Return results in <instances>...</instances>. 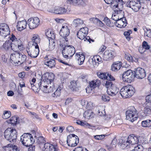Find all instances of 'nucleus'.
<instances>
[{
	"label": "nucleus",
	"instance_id": "1",
	"mask_svg": "<svg viewBox=\"0 0 151 151\" xmlns=\"http://www.w3.org/2000/svg\"><path fill=\"white\" fill-rule=\"evenodd\" d=\"M120 93L124 98H127L132 96L135 93L134 87L131 85H127L123 87L120 90Z\"/></svg>",
	"mask_w": 151,
	"mask_h": 151
},
{
	"label": "nucleus",
	"instance_id": "2",
	"mask_svg": "<svg viewBox=\"0 0 151 151\" xmlns=\"http://www.w3.org/2000/svg\"><path fill=\"white\" fill-rule=\"evenodd\" d=\"M17 132L12 128H8L4 132V136L6 139L10 142L16 141L17 138Z\"/></svg>",
	"mask_w": 151,
	"mask_h": 151
},
{
	"label": "nucleus",
	"instance_id": "3",
	"mask_svg": "<svg viewBox=\"0 0 151 151\" xmlns=\"http://www.w3.org/2000/svg\"><path fill=\"white\" fill-rule=\"evenodd\" d=\"M126 119L132 122L136 120L138 118L137 111L133 106L130 107L126 111Z\"/></svg>",
	"mask_w": 151,
	"mask_h": 151
},
{
	"label": "nucleus",
	"instance_id": "4",
	"mask_svg": "<svg viewBox=\"0 0 151 151\" xmlns=\"http://www.w3.org/2000/svg\"><path fill=\"white\" fill-rule=\"evenodd\" d=\"M88 32V29L86 27L81 28L78 32L77 35L78 37L81 40H84V41L87 40L90 43L91 41L94 42V40L90 38L89 36H87Z\"/></svg>",
	"mask_w": 151,
	"mask_h": 151
},
{
	"label": "nucleus",
	"instance_id": "5",
	"mask_svg": "<svg viewBox=\"0 0 151 151\" xmlns=\"http://www.w3.org/2000/svg\"><path fill=\"white\" fill-rule=\"evenodd\" d=\"M51 84L48 83V86H43L41 85V83L39 84L38 86L39 88H37L35 86L33 87V89L34 91L36 93H38L40 90H41L43 92L46 93H49L52 92L54 88V86L53 85L51 86Z\"/></svg>",
	"mask_w": 151,
	"mask_h": 151
},
{
	"label": "nucleus",
	"instance_id": "6",
	"mask_svg": "<svg viewBox=\"0 0 151 151\" xmlns=\"http://www.w3.org/2000/svg\"><path fill=\"white\" fill-rule=\"evenodd\" d=\"M122 80L124 81L131 83L133 81L135 77L134 71L131 70H129L125 71L122 74Z\"/></svg>",
	"mask_w": 151,
	"mask_h": 151
},
{
	"label": "nucleus",
	"instance_id": "7",
	"mask_svg": "<svg viewBox=\"0 0 151 151\" xmlns=\"http://www.w3.org/2000/svg\"><path fill=\"white\" fill-rule=\"evenodd\" d=\"M75 52V49L72 45H66L64 47L62 50L63 56L65 58L72 57Z\"/></svg>",
	"mask_w": 151,
	"mask_h": 151
},
{
	"label": "nucleus",
	"instance_id": "8",
	"mask_svg": "<svg viewBox=\"0 0 151 151\" xmlns=\"http://www.w3.org/2000/svg\"><path fill=\"white\" fill-rule=\"evenodd\" d=\"M79 141L78 137L74 134H70L67 136V143L68 145L70 147L76 146Z\"/></svg>",
	"mask_w": 151,
	"mask_h": 151
},
{
	"label": "nucleus",
	"instance_id": "9",
	"mask_svg": "<svg viewBox=\"0 0 151 151\" xmlns=\"http://www.w3.org/2000/svg\"><path fill=\"white\" fill-rule=\"evenodd\" d=\"M31 134L29 133H24L21 137L20 141L24 146L28 147L34 142L31 139Z\"/></svg>",
	"mask_w": 151,
	"mask_h": 151
},
{
	"label": "nucleus",
	"instance_id": "10",
	"mask_svg": "<svg viewBox=\"0 0 151 151\" xmlns=\"http://www.w3.org/2000/svg\"><path fill=\"white\" fill-rule=\"evenodd\" d=\"M127 5L135 12H137L141 6L139 0L135 1L134 0H129L127 3Z\"/></svg>",
	"mask_w": 151,
	"mask_h": 151
},
{
	"label": "nucleus",
	"instance_id": "11",
	"mask_svg": "<svg viewBox=\"0 0 151 151\" xmlns=\"http://www.w3.org/2000/svg\"><path fill=\"white\" fill-rule=\"evenodd\" d=\"M60 34L63 38L60 39V41L61 42V40L65 41L66 44H67L68 42V38L67 37L70 34V31L67 26H62L61 29Z\"/></svg>",
	"mask_w": 151,
	"mask_h": 151
},
{
	"label": "nucleus",
	"instance_id": "12",
	"mask_svg": "<svg viewBox=\"0 0 151 151\" xmlns=\"http://www.w3.org/2000/svg\"><path fill=\"white\" fill-rule=\"evenodd\" d=\"M27 24L30 29L37 28L40 24V20L37 17H31L27 21Z\"/></svg>",
	"mask_w": 151,
	"mask_h": 151
},
{
	"label": "nucleus",
	"instance_id": "13",
	"mask_svg": "<svg viewBox=\"0 0 151 151\" xmlns=\"http://www.w3.org/2000/svg\"><path fill=\"white\" fill-rule=\"evenodd\" d=\"M28 55L32 58H36L39 52L38 45L33 46L27 50Z\"/></svg>",
	"mask_w": 151,
	"mask_h": 151
},
{
	"label": "nucleus",
	"instance_id": "14",
	"mask_svg": "<svg viewBox=\"0 0 151 151\" xmlns=\"http://www.w3.org/2000/svg\"><path fill=\"white\" fill-rule=\"evenodd\" d=\"M10 34V31L8 26L4 23L0 24V37H2L5 38Z\"/></svg>",
	"mask_w": 151,
	"mask_h": 151
},
{
	"label": "nucleus",
	"instance_id": "15",
	"mask_svg": "<svg viewBox=\"0 0 151 151\" xmlns=\"http://www.w3.org/2000/svg\"><path fill=\"white\" fill-rule=\"evenodd\" d=\"M101 84L100 81L98 80L92 81L89 83V87H87L86 88L87 93H89L91 92L93 89L98 87Z\"/></svg>",
	"mask_w": 151,
	"mask_h": 151
},
{
	"label": "nucleus",
	"instance_id": "16",
	"mask_svg": "<svg viewBox=\"0 0 151 151\" xmlns=\"http://www.w3.org/2000/svg\"><path fill=\"white\" fill-rule=\"evenodd\" d=\"M115 55L114 51L111 50H106L103 55V59L106 61L112 59Z\"/></svg>",
	"mask_w": 151,
	"mask_h": 151
},
{
	"label": "nucleus",
	"instance_id": "17",
	"mask_svg": "<svg viewBox=\"0 0 151 151\" xmlns=\"http://www.w3.org/2000/svg\"><path fill=\"white\" fill-rule=\"evenodd\" d=\"M114 23L115 25L120 28L125 27L127 24L125 17H124V16L120 17L119 19L115 21Z\"/></svg>",
	"mask_w": 151,
	"mask_h": 151
},
{
	"label": "nucleus",
	"instance_id": "18",
	"mask_svg": "<svg viewBox=\"0 0 151 151\" xmlns=\"http://www.w3.org/2000/svg\"><path fill=\"white\" fill-rule=\"evenodd\" d=\"M134 73L135 77L138 78L142 79L146 76L145 70L141 68H137Z\"/></svg>",
	"mask_w": 151,
	"mask_h": 151
},
{
	"label": "nucleus",
	"instance_id": "19",
	"mask_svg": "<svg viewBox=\"0 0 151 151\" xmlns=\"http://www.w3.org/2000/svg\"><path fill=\"white\" fill-rule=\"evenodd\" d=\"M139 138L140 137L135 136L134 134H131L128 136L127 141L129 144L132 145L137 144L139 142Z\"/></svg>",
	"mask_w": 151,
	"mask_h": 151
},
{
	"label": "nucleus",
	"instance_id": "20",
	"mask_svg": "<svg viewBox=\"0 0 151 151\" xmlns=\"http://www.w3.org/2000/svg\"><path fill=\"white\" fill-rule=\"evenodd\" d=\"M70 10H68L64 7H55L54 10V13L57 14H64L65 13L68 14L69 13Z\"/></svg>",
	"mask_w": 151,
	"mask_h": 151
},
{
	"label": "nucleus",
	"instance_id": "21",
	"mask_svg": "<svg viewBox=\"0 0 151 151\" xmlns=\"http://www.w3.org/2000/svg\"><path fill=\"white\" fill-rule=\"evenodd\" d=\"M105 2L108 4H111L112 6L115 8H117L119 5H123V1L122 0H118V3L117 0L115 1L114 0H104Z\"/></svg>",
	"mask_w": 151,
	"mask_h": 151
},
{
	"label": "nucleus",
	"instance_id": "22",
	"mask_svg": "<svg viewBox=\"0 0 151 151\" xmlns=\"http://www.w3.org/2000/svg\"><path fill=\"white\" fill-rule=\"evenodd\" d=\"M119 91V88H116L115 85H113L111 88L107 89V93L111 96L116 95Z\"/></svg>",
	"mask_w": 151,
	"mask_h": 151
},
{
	"label": "nucleus",
	"instance_id": "23",
	"mask_svg": "<svg viewBox=\"0 0 151 151\" xmlns=\"http://www.w3.org/2000/svg\"><path fill=\"white\" fill-rule=\"evenodd\" d=\"M56 59L52 57L49 58L45 60V64L50 68L54 67L56 64L55 59Z\"/></svg>",
	"mask_w": 151,
	"mask_h": 151
},
{
	"label": "nucleus",
	"instance_id": "24",
	"mask_svg": "<svg viewBox=\"0 0 151 151\" xmlns=\"http://www.w3.org/2000/svg\"><path fill=\"white\" fill-rule=\"evenodd\" d=\"M27 22L25 20H23L18 22L17 24V30L22 31L26 28Z\"/></svg>",
	"mask_w": 151,
	"mask_h": 151
},
{
	"label": "nucleus",
	"instance_id": "25",
	"mask_svg": "<svg viewBox=\"0 0 151 151\" xmlns=\"http://www.w3.org/2000/svg\"><path fill=\"white\" fill-rule=\"evenodd\" d=\"M20 55V53L15 52V53L12 54L10 56V60L11 62H13L15 63H18V60Z\"/></svg>",
	"mask_w": 151,
	"mask_h": 151
},
{
	"label": "nucleus",
	"instance_id": "26",
	"mask_svg": "<svg viewBox=\"0 0 151 151\" xmlns=\"http://www.w3.org/2000/svg\"><path fill=\"white\" fill-rule=\"evenodd\" d=\"M21 46L19 45L18 42L16 40L15 41L12 42L11 49L15 52H18L21 49Z\"/></svg>",
	"mask_w": 151,
	"mask_h": 151
},
{
	"label": "nucleus",
	"instance_id": "27",
	"mask_svg": "<svg viewBox=\"0 0 151 151\" xmlns=\"http://www.w3.org/2000/svg\"><path fill=\"white\" fill-rule=\"evenodd\" d=\"M32 45H38V44L40 42V39L39 36L37 34H34L32 35Z\"/></svg>",
	"mask_w": 151,
	"mask_h": 151
},
{
	"label": "nucleus",
	"instance_id": "28",
	"mask_svg": "<svg viewBox=\"0 0 151 151\" xmlns=\"http://www.w3.org/2000/svg\"><path fill=\"white\" fill-rule=\"evenodd\" d=\"M43 151H56V147L53 145L48 143L44 144Z\"/></svg>",
	"mask_w": 151,
	"mask_h": 151
},
{
	"label": "nucleus",
	"instance_id": "29",
	"mask_svg": "<svg viewBox=\"0 0 151 151\" xmlns=\"http://www.w3.org/2000/svg\"><path fill=\"white\" fill-rule=\"evenodd\" d=\"M122 63L120 62L117 61L114 62L111 65V69L113 71H116L121 68Z\"/></svg>",
	"mask_w": 151,
	"mask_h": 151
},
{
	"label": "nucleus",
	"instance_id": "30",
	"mask_svg": "<svg viewBox=\"0 0 151 151\" xmlns=\"http://www.w3.org/2000/svg\"><path fill=\"white\" fill-rule=\"evenodd\" d=\"M70 83V85L69 86V87L72 90L76 91L78 90L79 86L76 81H71Z\"/></svg>",
	"mask_w": 151,
	"mask_h": 151
},
{
	"label": "nucleus",
	"instance_id": "31",
	"mask_svg": "<svg viewBox=\"0 0 151 151\" xmlns=\"http://www.w3.org/2000/svg\"><path fill=\"white\" fill-rule=\"evenodd\" d=\"M116 11L117 12V14L116 15L113 14L112 17V19L116 21H117L121 17H119V15L120 14L122 15V16L123 17L124 16V12H123L122 10H119L118 11V10H116Z\"/></svg>",
	"mask_w": 151,
	"mask_h": 151
},
{
	"label": "nucleus",
	"instance_id": "32",
	"mask_svg": "<svg viewBox=\"0 0 151 151\" xmlns=\"http://www.w3.org/2000/svg\"><path fill=\"white\" fill-rule=\"evenodd\" d=\"M92 61L93 65H96L102 62L101 58L99 55L94 56L92 59Z\"/></svg>",
	"mask_w": 151,
	"mask_h": 151
},
{
	"label": "nucleus",
	"instance_id": "33",
	"mask_svg": "<svg viewBox=\"0 0 151 151\" xmlns=\"http://www.w3.org/2000/svg\"><path fill=\"white\" fill-rule=\"evenodd\" d=\"M94 115V114L91 110L86 111L83 114V116L85 118L88 119L93 118Z\"/></svg>",
	"mask_w": 151,
	"mask_h": 151
},
{
	"label": "nucleus",
	"instance_id": "34",
	"mask_svg": "<svg viewBox=\"0 0 151 151\" xmlns=\"http://www.w3.org/2000/svg\"><path fill=\"white\" fill-rule=\"evenodd\" d=\"M49 47L46 49L47 51H50L54 49L55 44L53 39H49Z\"/></svg>",
	"mask_w": 151,
	"mask_h": 151
},
{
	"label": "nucleus",
	"instance_id": "35",
	"mask_svg": "<svg viewBox=\"0 0 151 151\" xmlns=\"http://www.w3.org/2000/svg\"><path fill=\"white\" fill-rule=\"evenodd\" d=\"M75 56L78 58V64L80 65L82 64L83 63L85 59L84 54L82 53L78 54V53H76V54Z\"/></svg>",
	"mask_w": 151,
	"mask_h": 151
},
{
	"label": "nucleus",
	"instance_id": "36",
	"mask_svg": "<svg viewBox=\"0 0 151 151\" xmlns=\"http://www.w3.org/2000/svg\"><path fill=\"white\" fill-rule=\"evenodd\" d=\"M145 106L144 108V112L146 114H151V104H145Z\"/></svg>",
	"mask_w": 151,
	"mask_h": 151
},
{
	"label": "nucleus",
	"instance_id": "37",
	"mask_svg": "<svg viewBox=\"0 0 151 151\" xmlns=\"http://www.w3.org/2000/svg\"><path fill=\"white\" fill-rule=\"evenodd\" d=\"M122 144L121 145V148L124 149L126 148L129 147V145L130 144L128 141H127V138H126L125 139H122Z\"/></svg>",
	"mask_w": 151,
	"mask_h": 151
},
{
	"label": "nucleus",
	"instance_id": "38",
	"mask_svg": "<svg viewBox=\"0 0 151 151\" xmlns=\"http://www.w3.org/2000/svg\"><path fill=\"white\" fill-rule=\"evenodd\" d=\"M73 24L76 27L79 26L83 24V21L80 19L78 18L75 19L73 22Z\"/></svg>",
	"mask_w": 151,
	"mask_h": 151
},
{
	"label": "nucleus",
	"instance_id": "39",
	"mask_svg": "<svg viewBox=\"0 0 151 151\" xmlns=\"http://www.w3.org/2000/svg\"><path fill=\"white\" fill-rule=\"evenodd\" d=\"M19 119L18 117L17 116H14L11 118L10 119V122H8L9 123H10L11 124L15 125L16 124H17L18 122V119Z\"/></svg>",
	"mask_w": 151,
	"mask_h": 151
},
{
	"label": "nucleus",
	"instance_id": "40",
	"mask_svg": "<svg viewBox=\"0 0 151 151\" xmlns=\"http://www.w3.org/2000/svg\"><path fill=\"white\" fill-rule=\"evenodd\" d=\"M142 125L144 127H149L151 126V120L147 119L142 122Z\"/></svg>",
	"mask_w": 151,
	"mask_h": 151
},
{
	"label": "nucleus",
	"instance_id": "41",
	"mask_svg": "<svg viewBox=\"0 0 151 151\" xmlns=\"http://www.w3.org/2000/svg\"><path fill=\"white\" fill-rule=\"evenodd\" d=\"M12 42L11 40H8L5 42L2 46L5 49L9 50L11 47Z\"/></svg>",
	"mask_w": 151,
	"mask_h": 151
},
{
	"label": "nucleus",
	"instance_id": "42",
	"mask_svg": "<svg viewBox=\"0 0 151 151\" xmlns=\"http://www.w3.org/2000/svg\"><path fill=\"white\" fill-rule=\"evenodd\" d=\"M62 89V87L59 86L56 90L52 94V96L53 97H59L60 95V91Z\"/></svg>",
	"mask_w": 151,
	"mask_h": 151
},
{
	"label": "nucleus",
	"instance_id": "43",
	"mask_svg": "<svg viewBox=\"0 0 151 151\" xmlns=\"http://www.w3.org/2000/svg\"><path fill=\"white\" fill-rule=\"evenodd\" d=\"M48 73H47L43 74L42 77V82H40L39 83V84H40L41 83V84L43 82H46L48 83Z\"/></svg>",
	"mask_w": 151,
	"mask_h": 151
},
{
	"label": "nucleus",
	"instance_id": "44",
	"mask_svg": "<svg viewBox=\"0 0 151 151\" xmlns=\"http://www.w3.org/2000/svg\"><path fill=\"white\" fill-rule=\"evenodd\" d=\"M144 32V35L148 37L151 38V30L147 29L145 27L143 28Z\"/></svg>",
	"mask_w": 151,
	"mask_h": 151
},
{
	"label": "nucleus",
	"instance_id": "45",
	"mask_svg": "<svg viewBox=\"0 0 151 151\" xmlns=\"http://www.w3.org/2000/svg\"><path fill=\"white\" fill-rule=\"evenodd\" d=\"M45 35L48 38V39H53L55 38V36L54 34L52 33L50 31H48L45 32Z\"/></svg>",
	"mask_w": 151,
	"mask_h": 151
},
{
	"label": "nucleus",
	"instance_id": "46",
	"mask_svg": "<svg viewBox=\"0 0 151 151\" xmlns=\"http://www.w3.org/2000/svg\"><path fill=\"white\" fill-rule=\"evenodd\" d=\"M19 58L18 63H20V64L22 63L25 62L26 60V56L24 55H22L20 53V55Z\"/></svg>",
	"mask_w": 151,
	"mask_h": 151
},
{
	"label": "nucleus",
	"instance_id": "47",
	"mask_svg": "<svg viewBox=\"0 0 151 151\" xmlns=\"http://www.w3.org/2000/svg\"><path fill=\"white\" fill-rule=\"evenodd\" d=\"M55 78V75L53 73H48V83H49L50 84L53 82L54 79Z\"/></svg>",
	"mask_w": 151,
	"mask_h": 151
},
{
	"label": "nucleus",
	"instance_id": "48",
	"mask_svg": "<svg viewBox=\"0 0 151 151\" xmlns=\"http://www.w3.org/2000/svg\"><path fill=\"white\" fill-rule=\"evenodd\" d=\"M99 77L102 79H106L107 78V73H103L98 72L97 74Z\"/></svg>",
	"mask_w": 151,
	"mask_h": 151
},
{
	"label": "nucleus",
	"instance_id": "49",
	"mask_svg": "<svg viewBox=\"0 0 151 151\" xmlns=\"http://www.w3.org/2000/svg\"><path fill=\"white\" fill-rule=\"evenodd\" d=\"M143 150V146L141 145H137L135 146L134 149L131 151H142Z\"/></svg>",
	"mask_w": 151,
	"mask_h": 151
},
{
	"label": "nucleus",
	"instance_id": "50",
	"mask_svg": "<svg viewBox=\"0 0 151 151\" xmlns=\"http://www.w3.org/2000/svg\"><path fill=\"white\" fill-rule=\"evenodd\" d=\"M11 112L9 111H5L2 117L3 119H8L10 116Z\"/></svg>",
	"mask_w": 151,
	"mask_h": 151
},
{
	"label": "nucleus",
	"instance_id": "51",
	"mask_svg": "<svg viewBox=\"0 0 151 151\" xmlns=\"http://www.w3.org/2000/svg\"><path fill=\"white\" fill-rule=\"evenodd\" d=\"M103 21L106 25L109 27H112L113 24L111 22V21L107 17H105Z\"/></svg>",
	"mask_w": 151,
	"mask_h": 151
},
{
	"label": "nucleus",
	"instance_id": "52",
	"mask_svg": "<svg viewBox=\"0 0 151 151\" xmlns=\"http://www.w3.org/2000/svg\"><path fill=\"white\" fill-rule=\"evenodd\" d=\"M132 33V31L131 30H128L127 31L124 32V35L126 39L128 40H130L129 36L130 34Z\"/></svg>",
	"mask_w": 151,
	"mask_h": 151
},
{
	"label": "nucleus",
	"instance_id": "53",
	"mask_svg": "<svg viewBox=\"0 0 151 151\" xmlns=\"http://www.w3.org/2000/svg\"><path fill=\"white\" fill-rule=\"evenodd\" d=\"M106 87L107 89L108 88H111L113 85H114L112 83L111 81H106L105 83Z\"/></svg>",
	"mask_w": 151,
	"mask_h": 151
},
{
	"label": "nucleus",
	"instance_id": "54",
	"mask_svg": "<svg viewBox=\"0 0 151 151\" xmlns=\"http://www.w3.org/2000/svg\"><path fill=\"white\" fill-rule=\"evenodd\" d=\"M45 141L44 138L42 136H40L38 137L37 140V142L38 144H43L45 143Z\"/></svg>",
	"mask_w": 151,
	"mask_h": 151
},
{
	"label": "nucleus",
	"instance_id": "55",
	"mask_svg": "<svg viewBox=\"0 0 151 151\" xmlns=\"http://www.w3.org/2000/svg\"><path fill=\"white\" fill-rule=\"evenodd\" d=\"M73 151H88L86 148L82 147H76Z\"/></svg>",
	"mask_w": 151,
	"mask_h": 151
},
{
	"label": "nucleus",
	"instance_id": "56",
	"mask_svg": "<svg viewBox=\"0 0 151 151\" xmlns=\"http://www.w3.org/2000/svg\"><path fill=\"white\" fill-rule=\"evenodd\" d=\"M142 46L145 50H149L150 48V47L148 45V43L145 41H144L142 42Z\"/></svg>",
	"mask_w": 151,
	"mask_h": 151
},
{
	"label": "nucleus",
	"instance_id": "57",
	"mask_svg": "<svg viewBox=\"0 0 151 151\" xmlns=\"http://www.w3.org/2000/svg\"><path fill=\"white\" fill-rule=\"evenodd\" d=\"M36 81V79L35 78H33L32 79L31 81H30V84L31 85V88L33 90V86H35L37 88H39V86H38V85L39 83L37 84H35V85H34V83Z\"/></svg>",
	"mask_w": 151,
	"mask_h": 151
},
{
	"label": "nucleus",
	"instance_id": "58",
	"mask_svg": "<svg viewBox=\"0 0 151 151\" xmlns=\"http://www.w3.org/2000/svg\"><path fill=\"white\" fill-rule=\"evenodd\" d=\"M146 102L145 104H151V94L150 95H148L146 97Z\"/></svg>",
	"mask_w": 151,
	"mask_h": 151
},
{
	"label": "nucleus",
	"instance_id": "59",
	"mask_svg": "<svg viewBox=\"0 0 151 151\" xmlns=\"http://www.w3.org/2000/svg\"><path fill=\"white\" fill-rule=\"evenodd\" d=\"M82 0H74L72 5L77 6L82 3Z\"/></svg>",
	"mask_w": 151,
	"mask_h": 151
},
{
	"label": "nucleus",
	"instance_id": "60",
	"mask_svg": "<svg viewBox=\"0 0 151 151\" xmlns=\"http://www.w3.org/2000/svg\"><path fill=\"white\" fill-rule=\"evenodd\" d=\"M125 58L129 62H132L133 61L132 57L129 54H126Z\"/></svg>",
	"mask_w": 151,
	"mask_h": 151
},
{
	"label": "nucleus",
	"instance_id": "61",
	"mask_svg": "<svg viewBox=\"0 0 151 151\" xmlns=\"http://www.w3.org/2000/svg\"><path fill=\"white\" fill-rule=\"evenodd\" d=\"M105 137L104 135H96L94 136V137L96 140H100L103 139Z\"/></svg>",
	"mask_w": 151,
	"mask_h": 151
},
{
	"label": "nucleus",
	"instance_id": "62",
	"mask_svg": "<svg viewBox=\"0 0 151 151\" xmlns=\"http://www.w3.org/2000/svg\"><path fill=\"white\" fill-rule=\"evenodd\" d=\"M80 125L88 127H89L91 126L90 124L87 123L85 121L82 122V121H81Z\"/></svg>",
	"mask_w": 151,
	"mask_h": 151
},
{
	"label": "nucleus",
	"instance_id": "63",
	"mask_svg": "<svg viewBox=\"0 0 151 151\" xmlns=\"http://www.w3.org/2000/svg\"><path fill=\"white\" fill-rule=\"evenodd\" d=\"M102 100L104 101H109L110 100L109 97L105 95H103L101 98Z\"/></svg>",
	"mask_w": 151,
	"mask_h": 151
},
{
	"label": "nucleus",
	"instance_id": "64",
	"mask_svg": "<svg viewBox=\"0 0 151 151\" xmlns=\"http://www.w3.org/2000/svg\"><path fill=\"white\" fill-rule=\"evenodd\" d=\"M67 131L70 132H72L74 130V129L71 126H69L66 128Z\"/></svg>",
	"mask_w": 151,
	"mask_h": 151
}]
</instances>
